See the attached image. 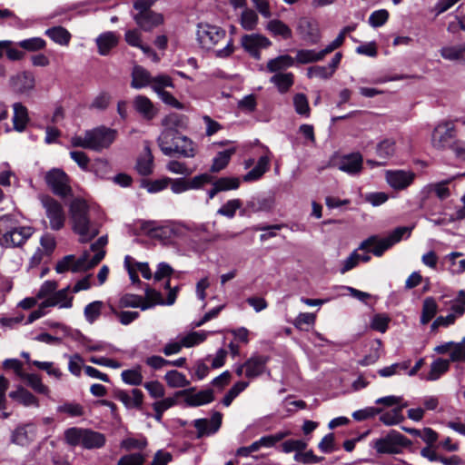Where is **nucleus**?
Wrapping results in <instances>:
<instances>
[{
	"label": "nucleus",
	"mask_w": 465,
	"mask_h": 465,
	"mask_svg": "<svg viewBox=\"0 0 465 465\" xmlns=\"http://www.w3.org/2000/svg\"><path fill=\"white\" fill-rule=\"evenodd\" d=\"M197 41L201 47L213 50L219 58L229 57L234 51L233 40H227L226 31L217 25L208 23H200L197 25Z\"/></svg>",
	"instance_id": "f257e3e1"
},
{
	"label": "nucleus",
	"mask_w": 465,
	"mask_h": 465,
	"mask_svg": "<svg viewBox=\"0 0 465 465\" xmlns=\"http://www.w3.org/2000/svg\"><path fill=\"white\" fill-rule=\"evenodd\" d=\"M73 231L79 235L81 242H88L99 233V225L89 217V206L81 199H74L69 206Z\"/></svg>",
	"instance_id": "f03ea898"
},
{
	"label": "nucleus",
	"mask_w": 465,
	"mask_h": 465,
	"mask_svg": "<svg viewBox=\"0 0 465 465\" xmlns=\"http://www.w3.org/2000/svg\"><path fill=\"white\" fill-rule=\"evenodd\" d=\"M158 145L164 155L180 154L186 158H193L196 154L195 144L176 129L165 128L158 139Z\"/></svg>",
	"instance_id": "7ed1b4c3"
},
{
	"label": "nucleus",
	"mask_w": 465,
	"mask_h": 465,
	"mask_svg": "<svg viewBox=\"0 0 465 465\" xmlns=\"http://www.w3.org/2000/svg\"><path fill=\"white\" fill-rule=\"evenodd\" d=\"M116 135V130L102 125L85 131L84 136H73L71 138V144L74 147H81L95 152H101L111 146L114 142Z\"/></svg>",
	"instance_id": "20e7f679"
},
{
	"label": "nucleus",
	"mask_w": 465,
	"mask_h": 465,
	"mask_svg": "<svg viewBox=\"0 0 465 465\" xmlns=\"http://www.w3.org/2000/svg\"><path fill=\"white\" fill-rule=\"evenodd\" d=\"M411 229L412 228L410 227H397L388 236L381 239L377 236H371L361 243L359 249L365 250L368 247L372 246L373 248L371 252L375 256L380 257L385 251L399 242L405 233L410 235Z\"/></svg>",
	"instance_id": "39448f33"
},
{
	"label": "nucleus",
	"mask_w": 465,
	"mask_h": 465,
	"mask_svg": "<svg viewBox=\"0 0 465 465\" xmlns=\"http://www.w3.org/2000/svg\"><path fill=\"white\" fill-rule=\"evenodd\" d=\"M411 444L410 440L396 430H391L386 436L372 441L371 446L379 454L400 453L402 447Z\"/></svg>",
	"instance_id": "423d86ee"
},
{
	"label": "nucleus",
	"mask_w": 465,
	"mask_h": 465,
	"mask_svg": "<svg viewBox=\"0 0 465 465\" xmlns=\"http://www.w3.org/2000/svg\"><path fill=\"white\" fill-rule=\"evenodd\" d=\"M45 180L55 195L66 198L73 194L70 178L62 169L53 168L49 170L45 175Z\"/></svg>",
	"instance_id": "0eeeda50"
},
{
	"label": "nucleus",
	"mask_w": 465,
	"mask_h": 465,
	"mask_svg": "<svg viewBox=\"0 0 465 465\" xmlns=\"http://www.w3.org/2000/svg\"><path fill=\"white\" fill-rule=\"evenodd\" d=\"M40 202L49 220L50 228L59 231L64 226L65 213L62 204L49 195L40 196Z\"/></svg>",
	"instance_id": "6e6552de"
},
{
	"label": "nucleus",
	"mask_w": 465,
	"mask_h": 465,
	"mask_svg": "<svg viewBox=\"0 0 465 465\" xmlns=\"http://www.w3.org/2000/svg\"><path fill=\"white\" fill-rule=\"evenodd\" d=\"M140 228L147 236L159 240H169L181 233V228L178 225L158 224L156 221H142Z\"/></svg>",
	"instance_id": "1a4fd4ad"
},
{
	"label": "nucleus",
	"mask_w": 465,
	"mask_h": 465,
	"mask_svg": "<svg viewBox=\"0 0 465 465\" xmlns=\"http://www.w3.org/2000/svg\"><path fill=\"white\" fill-rule=\"evenodd\" d=\"M416 174L410 170H387L385 179L388 184L394 190L402 191L414 182Z\"/></svg>",
	"instance_id": "9d476101"
},
{
	"label": "nucleus",
	"mask_w": 465,
	"mask_h": 465,
	"mask_svg": "<svg viewBox=\"0 0 465 465\" xmlns=\"http://www.w3.org/2000/svg\"><path fill=\"white\" fill-rule=\"evenodd\" d=\"M195 388H189L186 390L175 392L176 397H184V401L187 406L197 407L212 402L214 400L213 391L212 389L201 391L194 393Z\"/></svg>",
	"instance_id": "9b49d317"
},
{
	"label": "nucleus",
	"mask_w": 465,
	"mask_h": 465,
	"mask_svg": "<svg viewBox=\"0 0 465 465\" xmlns=\"http://www.w3.org/2000/svg\"><path fill=\"white\" fill-rule=\"evenodd\" d=\"M450 180H443L439 183H429L424 186L420 192L421 199L420 207L421 209H427V203L431 193H434L440 200H445L450 197V191L448 187Z\"/></svg>",
	"instance_id": "f8f14e48"
},
{
	"label": "nucleus",
	"mask_w": 465,
	"mask_h": 465,
	"mask_svg": "<svg viewBox=\"0 0 465 465\" xmlns=\"http://www.w3.org/2000/svg\"><path fill=\"white\" fill-rule=\"evenodd\" d=\"M454 138V126L452 124L444 123L439 124L433 131L431 136L432 146L438 150L450 147Z\"/></svg>",
	"instance_id": "ddd939ff"
},
{
	"label": "nucleus",
	"mask_w": 465,
	"mask_h": 465,
	"mask_svg": "<svg viewBox=\"0 0 465 465\" xmlns=\"http://www.w3.org/2000/svg\"><path fill=\"white\" fill-rule=\"evenodd\" d=\"M37 436L36 425L29 422L17 426L11 434L10 440L15 445L28 446Z\"/></svg>",
	"instance_id": "4468645a"
},
{
	"label": "nucleus",
	"mask_w": 465,
	"mask_h": 465,
	"mask_svg": "<svg viewBox=\"0 0 465 465\" xmlns=\"http://www.w3.org/2000/svg\"><path fill=\"white\" fill-rule=\"evenodd\" d=\"M271 44L267 37L258 34L244 35L241 39L242 48L256 59L260 58V50L269 47Z\"/></svg>",
	"instance_id": "2eb2a0df"
},
{
	"label": "nucleus",
	"mask_w": 465,
	"mask_h": 465,
	"mask_svg": "<svg viewBox=\"0 0 465 465\" xmlns=\"http://www.w3.org/2000/svg\"><path fill=\"white\" fill-rule=\"evenodd\" d=\"M34 230L30 226H16L6 237H1L0 245L5 248L22 246L32 235Z\"/></svg>",
	"instance_id": "dca6fc26"
},
{
	"label": "nucleus",
	"mask_w": 465,
	"mask_h": 465,
	"mask_svg": "<svg viewBox=\"0 0 465 465\" xmlns=\"http://www.w3.org/2000/svg\"><path fill=\"white\" fill-rule=\"evenodd\" d=\"M89 263V252H84L82 257L74 261V255H66L59 261L55 266V271L58 273H63L68 270L73 272H79L82 270H89L86 266Z\"/></svg>",
	"instance_id": "f3484780"
},
{
	"label": "nucleus",
	"mask_w": 465,
	"mask_h": 465,
	"mask_svg": "<svg viewBox=\"0 0 465 465\" xmlns=\"http://www.w3.org/2000/svg\"><path fill=\"white\" fill-rule=\"evenodd\" d=\"M133 18L140 29L145 32H151L153 28L163 24V15L154 11L146 13H136Z\"/></svg>",
	"instance_id": "a211bd4d"
},
{
	"label": "nucleus",
	"mask_w": 465,
	"mask_h": 465,
	"mask_svg": "<svg viewBox=\"0 0 465 465\" xmlns=\"http://www.w3.org/2000/svg\"><path fill=\"white\" fill-rule=\"evenodd\" d=\"M222 417L220 412H214L210 420L207 419L195 420L193 425L197 430V438L215 433L221 427Z\"/></svg>",
	"instance_id": "6ab92c4d"
},
{
	"label": "nucleus",
	"mask_w": 465,
	"mask_h": 465,
	"mask_svg": "<svg viewBox=\"0 0 465 465\" xmlns=\"http://www.w3.org/2000/svg\"><path fill=\"white\" fill-rule=\"evenodd\" d=\"M298 32L302 38L311 45H316L321 40V32L318 25L307 18L300 19Z\"/></svg>",
	"instance_id": "aec40b11"
},
{
	"label": "nucleus",
	"mask_w": 465,
	"mask_h": 465,
	"mask_svg": "<svg viewBox=\"0 0 465 465\" xmlns=\"http://www.w3.org/2000/svg\"><path fill=\"white\" fill-rule=\"evenodd\" d=\"M10 85L15 93H27L35 87V77L28 72L19 73L10 78Z\"/></svg>",
	"instance_id": "412c9836"
},
{
	"label": "nucleus",
	"mask_w": 465,
	"mask_h": 465,
	"mask_svg": "<svg viewBox=\"0 0 465 465\" xmlns=\"http://www.w3.org/2000/svg\"><path fill=\"white\" fill-rule=\"evenodd\" d=\"M269 361L268 356L255 354L245 361V376L249 379L256 378L262 375Z\"/></svg>",
	"instance_id": "4be33fe9"
},
{
	"label": "nucleus",
	"mask_w": 465,
	"mask_h": 465,
	"mask_svg": "<svg viewBox=\"0 0 465 465\" xmlns=\"http://www.w3.org/2000/svg\"><path fill=\"white\" fill-rule=\"evenodd\" d=\"M133 104L135 111L141 114L143 119L150 121L155 117L157 110L148 97L141 94L136 95Z\"/></svg>",
	"instance_id": "5701e85b"
},
{
	"label": "nucleus",
	"mask_w": 465,
	"mask_h": 465,
	"mask_svg": "<svg viewBox=\"0 0 465 465\" xmlns=\"http://www.w3.org/2000/svg\"><path fill=\"white\" fill-rule=\"evenodd\" d=\"M70 287L67 286L58 292H55L50 297L43 302L44 307L59 306L60 308H71L73 305V296H68Z\"/></svg>",
	"instance_id": "b1692460"
},
{
	"label": "nucleus",
	"mask_w": 465,
	"mask_h": 465,
	"mask_svg": "<svg viewBox=\"0 0 465 465\" xmlns=\"http://www.w3.org/2000/svg\"><path fill=\"white\" fill-rule=\"evenodd\" d=\"M362 156L359 153L343 156L339 163V169L350 174L360 173L362 168Z\"/></svg>",
	"instance_id": "393cba45"
},
{
	"label": "nucleus",
	"mask_w": 465,
	"mask_h": 465,
	"mask_svg": "<svg viewBox=\"0 0 465 465\" xmlns=\"http://www.w3.org/2000/svg\"><path fill=\"white\" fill-rule=\"evenodd\" d=\"M240 186V180L237 177H221L213 183V188L208 191L209 199H213L218 193L229 190H235Z\"/></svg>",
	"instance_id": "a878e982"
},
{
	"label": "nucleus",
	"mask_w": 465,
	"mask_h": 465,
	"mask_svg": "<svg viewBox=\"0 0 465 465\" xmlns=\"http://www.w3.org/2000/svg\"><path fill=\"white\" fill-rule=\"evenodd\" d=\"M135 169L143 176L153 173V155L149 146L144 147L143 153L137 159Z\"/></svg>",
	"instance_id": "bb28decb"
},
{
	"label": "nucleus",
	"mask_w": 465,
	"mask_h": 465,
	"mask_svg": "<svg viewBox=\"0 0 465 465\" xmlns=\"http://www.w3.org/2000/svg\"><path fill=\"white\" fill-rule=\"evenodd\" d=\"M151 74L140 65H135L132 72L131 86L134 89H142L152 83Z\"/></svg>",
	"instance_id": "cd10ccee"
},
{
	"label": "nucleus",
	"mask_w": 465,
	"mask_h": 465,
	"mask_svg": "<svg viewBox=\"0 0 465 465\" xmlns=\"http://www.w3.org/2000/svg\"><path fill=\"white\" fill-rule=\"evenodd\" d=\"M106 438L104 434L91 429L84 430L83 448L87 450L100 449L104 446Z\"/></svg>",
	"instance_id": "c85d7f7f"
},
{
	"label": "nucleus",
	"mask_w": 465,
	"mask_h": 465,
	"mask_svg": "<svg viewBox=\"0 0 465 465\" xmlns=\"http://www.w3.org/2000/svg\"><path fill=\"white\" fill-rule=\"evenodd\" d=\"M118 43V37L113 32H106L101 34L96 38V45L98 46V52L102 55H106L112 48H114Z\"/></svg>",
	"instance_id": "c756f323"
},
{
	"label": "nucleus",
	"mask_w": 465,
	"mask_h": 465,
	"mask_svg": "<svg viewBox=\"0 0 465 465\" xmlns=\"http://www.w3.org/2000/svg\"><path fill=\"white\" fill-rule=\"evenodd\" d=\"M270 82L273 84L281 94L287 93L294 84L292 73H277L273 74Z\"/></svg>",
	"instance_id": "7c9ffc66"
},
{
	"label": "nucleus",
	"mask_w": 465,
	"mask_h": 465,
	"mask_svg": "<svg viewBox=\"0 0 465 465\" xmlns=\"http://www.w3.org/2000/svg\"><path fill=\"white\" fill-rule=\"evenodd\" d=\"M13 108H14V115H13L14 128H15V130H16L18 132H22L25 129L26 124L29 121L27 109L21 103L14 104Z\"/></svg>",
	"instance_id": "2f4dec72"
},
{
	"label": "nucleus",
	"mask_w": 465,
	"mask_h": 465,
	"mask_svg": "<svg viewBox=\"0 0 465 465\" xmlns=\"http://www.w3.org/2000/svg\"><path fill=\"white\" fill-rule=\"evenodd\" d=\"M270 161L271 159L268 155L261 156L257 164L243 176V181L252 182L260 179L269 169Z\"/></svg>",
	"instance_id": "473e14b6"
},
{
	"label": "nucleus",
	"mask_w": 465,
	"mask_h": 465,
	"mask_svg": "<svg viewBox=\"0 0 465 465\" xmlns=\"http://www.w3.org/2000/svg\"><path fill=\"white\" fill-rule=\"evenodd\" d=\"M9 397L25 407L39 406L37 398L23 387H18L16 391H11Z\"/></svg>",
	"instance_id": "72a5a7b5"
},
{
	"label": "nucleus",
	"mask_w": 465,
	"mask_h": 465,
	"mask_svg": "<svg viewBox=\"0 0 465 465\" xmlns=\"http://www.w3.org/2000/svg\"><path fill=\"white\" fill-rule=\"evenodd\" d=\"M45 34L52 41L60 45H68L72 37L69 31L60 25L46 29Z\"/></svg>",
	"instance_id": "f704fd0d"
},
{
	"label": "nucleus",
	"mask_w": 465,
	"mask_h": 465,
	"mask_svg": "<svg viewBox=\"0 0 465 465\" xmlns=\"http://www.w3.org/2000/svg\"><path fill=\"white\" fill-rule=\"evenodd\" d=\"M295 60L289 54L279 55L268 61L266 68L271 73H278L293 66Z\"/></svg>",
	"instance_id": "c9c22d12"
},
{
	"label": "nucleus",
	"mask_w": 465,
	"mask_h": 465,
	"mask_svg": "<svg viewBox=\"0 0 465 465\" xmlns=\"http://www.w3.org/2000/svg\"><path fill=\"white\" fill-rule=\"evenodd\" d=\"M107 236H101L91 245V251L94 252V255L92 258L89 257L87 268L97 265L104 259L105 255L104 246L107 244Z\"/></svg>",
	"instance_id": "e433bc0d"
},
{
	"label": "nucleus",
	"mask_w": 465,
	"mask_h": 465,
	"mask_svg": "<svg viewBox=\"0 0 465 465\" xmlns=\"http://www.w3.org/2000/svg\"><path fill=\"white\" fill-rule=\"evenodd\" d=\"M324 54L322 50L317 52L311 49H300L296 52L295 62L298 64H310L323 60Z\"/></svg>",
	"instance_id": "4c0bfd02"
},
{
	"label": "nucleus",
	"mask_w": 465,
	"mask_h": 465,
	"mask_svg": "<svg viewBox=\"0 0 465 465\" xmlns=\"http://www.w3.org/2000/svg\"><path fill=\"white\" fill-rule=\"evenodd\" d=\"M120 308H141L143 311L151 308V304L143 303L142 296L135 294H124L119 300Z\"/></svg>",
	"instance_id": "58836bf2"
},
{
	"label": "nucleus",
	"mask_w": 465,
	"mask_h": 465,
	"mask_svg": "<svg viewBox=\"0 0 465 465\" xmlns=\"http://www.w3.org/2000/svg\"><path fill=\"white\" fill-rule=\"evenodd\" d=\"M407 406V403H402L400 406L395 407L391 411H387L380 416V420L387 425L391 426L398 424L404 420V416L402 415V409Z\"/></svg>",
	"instance_id": "ea45409f"
},
{
	"label": "nucleus",
	"mask_w": 465,
	"mask_h": 465,
	"mask_svg": "<svg viewBox=\"0 0 465 465\" xmlns=\"http://www.w3.org/2000/svg\"><path fill=\"white\" fill-rule=\"evenodd\" d=\"M164 380L171 388H183L190 384L186 376L176 370L167 371L164 375Z\"/></svg>",
	"instance_id": "a19ab883"
},
{
	"label": "nucleus",
	"mask_w": 465,
	"mask_h": 465,
	"mask_svg": "<svg viewBox=\"0 0 465 465\" xmlns=\"http://www.w3.org/2000/svg\"><path fill=\"white\" fill-rule=\"evenodd\" d=\"M234 153V148L219 152L213 161V164L210 169L211 172L218 173L224 169L228 165L230 159Z\"/></svg>",
	"instance_id": "79ce46f5"
},
{
	"label": "nucleus",
	"mask_w": 465,
	"mask_h": 465,
	"mask_svg": "<svg viewBox=\"0 0 465 465\" xmlns=\"http://www.w3.org/2000/svg\"><path fill=\"white\" fill-rule=\"evenodd\" d=\"M84 428L72 427L64 430V441L72 447L83 445Z\"/></svg>",
	"instance_id": "37998d69"
},
{
	"label": "nucleus",
	"mask_w": 465,
	"mask_h": 465,
	"mask_svg": "<svg viewBox=\"0 0 465 465\" xmlns=\"http://www.w3.org/2000/svg\"><path fill=\"white\" fill-rule=\"evenodd\" d=\"M395 153V141L391 138H386L381 141L376 146V154L379 158L386 161L393 156Z\"/></svg>",
	"instance_id": "c03bdc74"
},
{
	"label": "nucleus",
	"mask_w": 465,
	"mask_h": 465,
	"mask_svg": "<svg viewBox=\"0 0 465 465\" xmlns=\"http://www.w3.org/2000/svg\"><path fill=\"white\" fill-rule=\"evenodd\" d=\"M438 312V305L432 297H427L423 301L420 323L425 325L434 318Z\"/></svg>",
	"instance_id": "a18cd8bd"
},
{
	"label": "nucleus",
	"mask_w": 465,
	"mask_h": 465,
	"mask_svg": "<svg viewBox=\"0 0 465 465\" xmlns=\"http://www.w3.org/2000/svg\"><path fill=\"white\" fill-rule=\"evenodd\" d=\"M450 368V360L439 358L430 364V370L427 380L436 381Z\"/></svg>",
	"instance_id": "49530a36"
},
{
	"label": "nucleus",
	"mask_w": 465,
	"mask_h": 465,
	"mask_svg": "<svg viewBox=\"0 0 465 465\" xmlns=\"http://www.w3.org/2000/svg\"><path fill=\"white\" fill-rule=\"evenodd\" d=\"M104 305L102 301H94L88 303L84 310L85 320L93 324L100 317Z\"/></svg>",
	"instance_id": "de8ad7c7"
},
{
	"label": "nucleus",
	"mask_w": 465,
	"mask_h": 465,
	"mask_svg": "<svg viewBox=\"0 0 465 465\" xmlns=\"http://www.w3.org/2000/svg\"><path fill=\"white\" fill-rule=\"evenodd\" d=\"M267 29L274 35H281L284 39H289L292 37L291 28L281 20H271L267 25Z\"/></svg>",
	"instance_id": "09e8293b"
},
{
	"label": "nucleus",
	"mask_w": 465,
	"mask_h": 465,
	"mask_svg": "<svg viewBox=\"0 0 465 465\" xmlns=\"http://www.w3.org/2000/svg\"><path fill=\"white\" fill-rule=\"evenodd\" d=\"M22 379L26 381L28 386H30L35 392L45 395L48 394V387L42 382V380L38 375L25 373L23 374Z\"/></svg>",
	"instance_id": "8fccbe9b"
},
{
	"label": "nucleus",
	"mask_w": 465,
	"mask_h": 465,
	"mask_svg": "<svg viewBox=\"0 0 465 465\" xmlns=\"http://www.w3.org/2000/svg\"><path fill=\"white\" fill-rule=\"evenodd\" d=\"M440 55L450 61H458L463 57L465 45L460 46H444L440 50Z\"/></svg>",
	"instance_id": "3c124183"
},
{
	"label": "nucleus",
	"mask_w": 465,
	"mask_h": 465,
	"mask_svg": "<svg viewBox=\"0 0 465 465\" xmlns=\"http://www.w3.org/2000/svg\"><path fill=\"white\" fill-rule=\"evenodd\" d=\"M293 105L295 112L302 116L309 117L310 116V106L309 102L304 94H296L293 96Z\"/></svg>",
	"instance_id": "603ef678"
},
{
	"label": "nucleus",
	"mask_w": 465,
	"mask_h": 465,
	"mask_svg": "<svg viewBox=\"0 0 465 465\" xmlns=\"http://www.w3.org/2000/svg\"><path fill=\"white\" fill-rule=\"evenodd\" d=\"M18 45L26 51L36 52L45 49L46 42L41 37H32L20 41Z\"/></svg>",
	"instance_id": "864d4df0"
},
{
	"label": "nucleus",
	"mask_w": 465,
	"mask_h": 465,
	"mask_svg": "<svg viewBox=\"0 0 465 465\" xmlns=\"http://www.w3.org/2000/svg\"><path fill=\"white\" fill-rule=\"evenodd\" d=\"M141 367L138 366L133 370H125L122 371L123 381L129 385H141L143 383V375L141 373Z\"/></svg>",
	"instance_id": "5fc2aeb1"
},
{
	"label": "nucleus",
	"mask_w": 465,
	"mask_h": 465,
	"mask_svg": "<svg viewBox=\"0 0 465 465\" xmlns=\"http://www.w3.org/2000/svg\"><path fill=\"white\" fill-rule=\"evenodd\" d=\"M258 23L257 14L252 10L245 8L241 15V25L245 30H253Z\"/></svg>",
	"instance_id": "6e6d98bb"
},
{
	"label": "nucleus",
	"mask_w": 465,
	"mask_h": 465,
	"mask_svg": "<svg viewBox=\"0 0 465 465\" xmlns=\"http://www.w3.org/2000/svg\"><path fill=\"white\" fill-rule=\"evenodd\" d=\"M112 314L115 315L123 325H128L139 317L138 312L117 311L113 305H109Z\"/></svg>",
	"instance_id": "4d7b16f0"
},
{
	"label": "nucleus",
	"mask_w": 465,
	"mask_h": 465,
	"mask_svg": "<svg viewBox=\"0 0 465 465\" xmlns=\"http://www.w3.org/2000/svg\"><path fill=\"white\" fill-rule=\"evenodd\" d=\"M241 207L242 202L239 199L229 200L217 211V213L228 218H232L236 211Z\"/></svg>",
	"instance_id": "13d9d810"
},
{
	"label": "nucleus",
	"mask_w": 465,
	"mask_h": 465,
	"mask_svg": "<svg viewBox=\"0 0 465 465\" xmlns=\"http://www.w3.org/2000/svg\"><path fill=\"white\" fill-rule=\"evenodd\" d=\"M411 365V361H404L402 362L394 363L391 366L384 367L378 371L381 377H390L398 374L401 371H406Z\"/></svg>",
	"instance_id": "bf43d9fd"
},
{
	"label": "nucleus",
	"mask_w": 465,
	"mask_h": 465,
	"mask_svg": "<svg viewBox=\"0 0 465 465\" xmlns=\"http://www.w3.org/2000/svg\"><path fill=\"white\" fill-rule=\"evenodd\" d=\"M205 339V333L193 331L183 337H181L179 340L183 348H190L203 342Z\"/></svg>",
	"instance_id": "052dcab7"
},
{
	"label": "nucleus",
	"mask_w": 465,
	"mask_h": 465,
	"mask_svg": "<svg viewBox=\"0 0 465 465\" xmlns=\"http://www.w3.org/2000/svg\"><path fill=\"white\" fill-rule=\"evenodd\" d=\"M17 221L11 215H4L0 217V235L6 237L16 228Z\"/></svg>",
	"instance_id": "680f3d73"
},
{
	"label": "nucleus",
	"mask_w": 465,
	"mask_h": 465,
	"mask_svg": "<svg viewBox=\"0 0 465 465\" xmlns=\"http://www.w3.org/2000/svg\"><path fill=\"white\" fill-rule=\"evenodd\" d=\"M58 412L66 413L71 417H80L84 414V408L75 402H65L57 407Z\"/></svg>",
	"instance_id": "e2e57ef3"
},
{
	"label": "nucleus",
	"mask_w": 465,
	"mask_h": 465,
	"mask_svg": "<svg viewBox=\"0 0 465 465\" xmlns=\"http://www.w3.org/2000/svg\"><path fill=\"white\" fill-rule=\"evenodd\" d=\"M171 182V178H163L154 181H145L143 183V186L146 188L147 192L150 193H155L164 190Z\"/></svg>",
	"instance_id": "0e129e2a"
},
{
	"label": "nucleus",
	"mask_w": 465,
	"mask_h": 465,
	"mask_svg": "<svg viewBox=\"0 0 465 465\" xmlns=\"http://www.w3.org/2000/svg\"><path fill=\"white\" fill-rule=\"evenodd\" d=\"M151 86L155 93L159 94L164 87H173V81L169 75L160 74L152 77Z\"/></svg>",
	"instance_id": "69168bd1"
},
{
	"label": "nucleus",
	"mask_w": 465,
	"mask_h": 465,
	"mask_svg": "<svg viewBox=\"0 0 465 465\" xmlns=\"http://www.w3.org/2000/svg\"><path fill=\"white\" fill-rule=\"evenodd\" d=\"M450 361H465V337L460 342H454L450 353Z\"/></svg>",
	"instance_id": "338daca9"
},
{
	"label": "nucleus",
	"mask_w": 465,
	"mask_h": 465,
	"mask_svg": "<svg viewBox=\"0 0 465 465\" xmlns=\"http://www.w3.org/2000/svg\"><path fill=\"white\" fill-rule=\"evenodd\" d=\"M145 458L141 453L124 455L117 462V465H143Z\"/></svg>",
	"instance_id": "774afa93"
}]
</instances>
